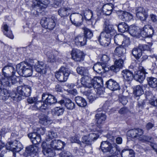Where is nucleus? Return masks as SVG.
Instances as JSON below:
<instances>
[{
	"label": "nucleus",
	"instance_id": "obj_29",
	"mask_svg": "<svg viewBox=\"0 0 157 157\" xmlns=\"http://www.w3.org/2000/svg\"><path fill=\"white\" fill-rule=\"evenodd\" d=\"M32 66L30 64L25 62H21L18 64L16 66V69L17 71L19 70H24L28 69H32Z\"/></svg>",
	"mask_w": 157,
	"mask_h": 157
},
{
	"label": "nucleus",
	"instance_id": "obj_18",
	"mask_svg": "<svg viewBox=\"0 0 157 157\" xmlns=\"http://www.w3.org/2000/svg\"><path fill=\"white\" fill-rule=\"evenodd\" d=\"M47 144L46 142L42 143V147L43 148L42 152L44 155L47 157H52L55 155V153L51 148L47 147Z\"/></svg>",
	"mask_w": 157,
	"mask_h": 157
},
{
	"label": "nucleus",
	"instance_id": "obj_16",
	"mask_svg": "<svg viewBox=\"0 0 157 157\" xmlns=\"http://www.w3.org/2000/svg\"><path fill=\"white\" fill-rule=\"evenodd\" d=\"M65 143L59 140H54L51 141L50 144V147L56 150H60L65 145Z\"/></svg>",
	"mask_w": 157,
	"mask_h": 157
},
{
	"label": "nucleus",
	"instance_id": "obj_22",
	"mask_svg": "<svg viewBox=\"0 0 157 157\" xmlns=\"http://www.w3.org/2000/svg\"><path fill=\"white\" fill-rule=\"evenodd\" d=\"M118 12L120 13L119 15V17L124 21H129L132 19V15L128 12L122 11Z\"/></svg>",
	"mask_w": 157,
	"mask_h": 157
},
{
	"label": "nucleus",
	"instance_id": "obj_20",
	"mask_svg": "<svg viewBox=\"0 0 157 157\" xmlns=\"http://www.w3.org/2000/svg\"><path fill=\"white\" fill-rule=\"evenodd\" d=\"M46 65L42 61H37L34 65V68L36 71L41 74H45L46 72Z\"/></svg>",
	"mask_w": 157,
	"mask_h": 157
},
{
	"label": "nucleus",
	"instance_id": "obj_63",
	"mask_svg": "<svg viewBox=\"0 0 157 157\" xmlns=\"http://www.w3.org/2000/svg\"><path fill=\"white\" fill-rule=\"evenodd\" d=\"M36 131L37 132L38 134H41V135H43L44 134L45 131V128L44 127L43 128H36Z\"/></svg>",
	"mask_w": 157,
	"mask_h": 157
},
{
	"label": "nucleus",
	"instance_id": "obj_17",
	"mask_svg": "<svg viewBox=\"0 0 157 157\" xmlns=\"http://www.w3.org/2000/svg\"><path fill=\"white\" fill-rule=\"evenodd\" d=\"M76 70L78 74L83 76L81 79V83L82 80V78H85V81L87 80V79H89L88 70L87 67H78L77 68Z\"/></svg>",
	"mask_w": 157,
	"mask_h": 157
},
{
	"label": "nucleus",
	"instance_id": "obj_11",
	"mask_svg": "<svg viewBox=\"0 0 157 157\" xmlns=\"http://www.w3.org/2000/svg\"><path fill=\"white\" fill-rule=\"evenodd\" d=\"M31 90V87L27 85L19 86L17 88V93L20 95L25 97H28L30 95Z\"/></svg>",
	"mask_w": 157,
	"mask_h": 157
},
{
	"label": "nucleus",
	"instance_id": "obj_30",
	"mask_svg": "<svg viewBox=\"0 0 157 157\" xmlns=\"http://www.w3.org/2000/svg\"><path fill=\"white\" fill-rule=\"evenodd\" d=\"M126 52V49L121 45L116 48L114 50V53L115 55L118 56V57L122 56Z\"/></svg>",
	"mask_w": 157,
	"mask_h": 157
},
{
	"label": "nucleus",
	"instance_id": "obj_47",
	"mask_svg": "<svg viewBox=\"0 0 157 157\" xmlns=\"http://www.w3.org/2000/svg\"><path fill=\"white\" fill-rule=\"evenodd\" d=\"M46 55L48 58V61L50 62H54L56 60V56L51 51H48L46 53Z\"/></svg>",
	"mask_w": 157,
	"mask_h": 157
},
{
	"label": "nucleus",
	"instance_id": "obj_55",
	"mask_svg": "<svg viewBox=\"0 0 157 157\" xmlns=\"http://www.w3.org/2000/svg\"><path fill=\"white\" fill-rule=\"evenodd\" d=\"M63 111L64 109L63 108L56 107L54 109V113L57 116L62 115L63 113Z\"/></svg>",
	"mask_w": 157,
	"mask_h": 157
},
{
	"label": "nucleus",
	"instance_id": "obj_21",
	"mask_svg": "<svg viewBox=\"0 0 157 157\" xmlns=\"http://www.w3.org/2000/svg\"><path fill=\"white\" fill-rule=\"evenodd\" d=\"M38 150L37 146L34 145H31L26 147L25 153H27V156L34 157Z\"/></svg>",
	"mask_w": 157,
	"mask_h": 157
},
{
	"label": "nucleus",
	"instance_id": "obj_13",
	"mask_svg": "<svg viewBox=\"0 0 157 157\" xmlns=\"http://www.w3.org/2000/svg\"><path fill=\"white\" fill-rule=\"evenodd\" d=\"M15 69L13 67L12 64H8L2 69V75L4 76H10V75L12 73L11 76H15Z\"/></svg>",
	"mask_w": 157,
	"mask_h": 157
},
{
	"label": "nucleus",
	"instance_id": "obj_15",
	"mask_svg": "<svg viewBox=\"0 0 157 157\" xmlns=\"http://www.w3.org/2000/svg\"><path fill=\"white\" fill-rule=\"evenodd\" d=\"M33 2L34 6L33 9L35 10L36 9V12L46 8L48 6L47 4L44 3V2H43L42 0H33Z\"/></svg>",
	"mask_w": 157,
	"mask_h": 157
},
{
	"label": "nucleus",
	"instance_id": "obj_39",
	"mask_svg": "<svg viewBox=\"0 0 157 157\" xmlns=\"http://www.w3.org/2000/svg\"><path fill=\"white\" fill-rule=\"evenodd\" d=\"M10 95L8 90L5 89H0V99L5 101L8 98Z\"/></svg>",
	"mask_w": 157,
	"mask_h": 157
},
{
	"label": "nucleus",
	"instance_id": "obj_10",
	"mask_svg": "<svg viewBox=\"0 0 157 157\" xmlns=\"http://www.w3.org/2000/svg\"><path fill=\"white\" fill-rule=\"evenodd\" d=\"M42 99L43 101H44L45 103L47 104L48 105H51L57 101L56 99L54 96L47 92L43 94Z\"/></svg>",
	"mask_w": 157,
	"mask_h": 157
},
{
	"label": "nucleus",
	"instance_id": "obj_50",
	"mask_svg": "<svg viewBox=\"0 0 157 157\" xmlns=\"http://www.w3.org/2000/svg\"><path fill=\"white\" fill-rule=\"evenodd\" d=\"M111 145V143L109 141L107 140L106 141H103L101 143L100 147L102 151L103 150L106 151L105 148H107V147Z\"/></svg>",
	"mask_w": 157,
	"mask_h": 157
},
{
	"label": "nucleus",
	"instance_id": "obj_62",
	"mask_svg": "<svg viewBox=\"0 0 157 157\" xmlns=\"http://www.w3.org/2000/svg\"><path fill=\"white\" fill-rule=\"evenodd\" d=\"M136 16H137L138 14H140L146 11L145 9L142 7H139L136 9Z\"/></svg>",
	"mask_w": 157,
	"mask_h": 157
},
{
	"label": "nucleus",
	"instance_id": "obj_6",
	"mask_svg": "<svg viewBox=\"0 0 157 157\" xmlns=\"http://www.w3.org/2000/svg\"><path fill=\"white\" fill-rule=\"evenodd\" d=\"M5 148L13 152H18L23 149V147L19 141L15 140L13 142L7 143L6 144Z\"/></svg>",
	"mask_w": 157,
	"mask_h": 157
},
{
	"label": "nucleus",
	"instance_id": "obj_38",
	"mask_svg": "<svg viewBox=\"0 0 157 157\" xmlns=\"http://www.w3.org/2000/svg\"><path fill=\"white\" fill-rule=\"evenodd\" d=\"M147 80L149 86L153 88L157 87V79L156 78L151 77L147 78Z\"/></svg>",
	"mask_w": 157,
	"mask_h": 157
},
{
	"label": "nucleus",
	"instance_id": "obj_5",
	"mask_svg": "<svg viewBox=\"0 0 157 157\" xmlns=\"http://www.w3.org/2000/svg\"><path fill=\"white\" fill-rule=\"evenodd\" d=\"M2 75L0 78L1 85L5 86H10L11 84H13L17 82V78L16 76H4Z\"/></svg>",
	"mask_w": 157,
	"mask_h": 157
},
{
	"label": "nucleus",
	"instance_id": "obj_23",
	"mask_svg": "<svg viewBox=\"0 0 157 157\" xmlns=\"http://www.w3.org/2000/svg\"><path fill=\"white\" fill-rule=\"evenodd\" d=\"M97 125L100 128V126L104 123L106 119V117L105 114L99 113L96 114L95 116Z\"/></svg>",
	"mask_w": 157,
	"mask_h": 157
},
{
	"label": "nucleus",
	"instance_id": "obj_25",
	"mask_svg": "<svg viewBox=\"0 0 157 157\" xmlns=\"http://www.w3.org/2000/svg\"><path fill=\"white\" fill-rule=\"evenodd\" d=\"M75 41L76 45L82 46L85 45L86 39L84 35H78L75 38Z\"/></svg>",
	"mask_w": 157,
	"mask_h": 157
},
{
	"label": "nucleus",
	"instance_id": "obj_31",
	"mask_svg": "<svg viewBox=\"0 0 157 157\" xmlns=\"http://www.w3.org/2000/svg\"><path fill=\"white\" fill-rule=\"evenodd\" d=\"M75 100L78 105L79 107H84L87 105L86 101L84 98L81 97H76Z\"/></svg>",
	"mask_w": 157,
	"mask_h": 157
},
{
	"label": "nucleus",
	"instance_id": "obj_4",
	"mask_svg": "<svg viewBox=\"0 0 157 157\" xmlns=\"http://www.w3.org/2000/svg\"><path fill=\"white\" fill-rule=\"evenodd\" d=\"M70 73L68 69L65 67H62L58 72L55 73V76L59 81L65 82L67 79Z\"/></svg>",
	"mask_w": 157,
	"mask_h": 157
},
{
	"label": "nucleus",
	"instance_id": "obj_37",
	"mask_svg": "<svg viewBox=\"0 0 157 157\" xmlns=\"http://www.w3.org/2000/svg\"><path fill=\"white\" fill-rule=\"evenodd\" d=\"M128 31L129 34L132 36H137L139 35V32L137 28L133 26H130L129 27Z\"/></svg>",
	"mask_w": 157,
	"mask_h": 157
},
{
	"label": "nucleus",
	"instance_id": "obj_49",
	"mask_svg": "<svg viewBox=\"0 0 157 157\" xmlns=\"http://www.w3.org/2000/svg\"><path fill=\"white\" fill-rule=\"evenodd\" d=\"M136 17L141 21H145L148 17L147 12L146 11L141 13L138 14Z\"/></svg>",
	"mask_w": 157,
	"mask_h": 157
},
{
	"label": "nucleus",
	"instance_id": "obj_35",
	"mask_svg": "<svg viewBox=\"0 0 157 157\" xmlns=\"http://www.w3.org/2000/svg\"><path fill=\"white\" fill-rule=\"evenodd\" d=\"M3 29L4 30V33L5 35L9 38L13 39V36L12 34L11 31L9 30L8 26L5 24H3L2 26Z\"/></svg>",
	"mask_w": 157,
	"mask_h": 157
},
{
	"label": "nucleus",
	"instance_id": "obj_28",
	"mask_svg": "<svg viewBox=\"0 0 157 157\" xmlns=\"http://www.w3.org/2000/svg\"><path fill=\"white\" fill-rule=\"evenodd\" d=\"M72 16L71 15L70 17V19L72 23L76 26H79L82 23L83 17L82 16L79 15L75 16V18L73 20L71 17Z\"/></svg>",
	"mask_w": 157,
	"mask_h": 157
},
{
	"label": "nucleus",
	"instance_id": "obj_44",
	"mask_svg": "<svg viewBox=\"0 0 157 157\" xmlns=\"http://www.w3.org/2000/svg\"><path fill=\"white\" fill-rule=\"evenodd\" d=\"M8 92L10 94L8 96V98L10 97L13 100L16 101H20L21 99V97L19 94L16 93L15 92H13L11 94H10L9 91Z\"/></svg>",
	"mask_w": 157,
	"mask_h": 157
},
{
	"label": "nucleus",
	"instance_id": "obj_32",
	"mask_svg": "<svg viewBox=\"0 0 157 157\" xmlns=\"http://www.w3.org/2000/svg\"><path fill=\"white\" fill-rule=\"evenodd\" d=\"M105 65L101 64V63H98L95 64L93 67V69L96 72L101 74L102 72H104L105 70Z\"/></svg>",
	"mask_w": 157,
	"mask_h": 157
},
{
	"label": "nucleus",
	"instance_id": "obj_33",
	"mask_svg": "<svg viewBox=\"0 0 157 157\" xmlns=\"http://www.w3.org/2000/svg\"><path fill=\"white\" fill-rule=\"evenodd\" d=\"M121 157H134L133 151L131 149H124L121 153Z\"/></svg>",
	"mask_w": 157,
	"mask_h": 157
},
{
	"label": "nucleus",
	"instance_id": "obj_26",
	"mask_svg": "<svg viewBox=\"0 0 157 157\" xmlns=\"http://www.w3.org/2000/svg\"><path fill=\"white\" fill-rule=\"evenodd\" d=\"M124 79L128 81L132 80L134 78L133 72L128 69L123 70L122 72Z\"/></svg>",
	"mask_w": 157,
	"mask_h": 157
},
{
	"label": "nucleus",
	"instance_id": "obj_7",
	"mask_svg": "<svg viewBox=\"0 0 157 157\" xmlns=\"http://www.w3.org/2000/svg\"><path fill=\"white\" fill-rule=\"evenodd\" d=\"M43 27L50 30L53 29L55 26L56 23L52 17H43L40 21Z\"/></svg>",
	"mask_w": 157,
	"mask_h": 157
},
{
	"label": "nucleus",
	"instance_id": "obj_45",
	"mask_svg": "<svg viewBox=\"0 0 157 157\" xmlns=\"http://www.w3.org/2000/svg\"><path fill=\"white\" fill-rule=\"evenodd\" d=\"M114 36L115 43L117 45H120L121 43H122L123 39L124 38V36L121 34H118L115 35Z\"/></svg>",
	"mask_w": 157,
	"mask_h": 157
},
{
	"label": "nucleus",
	"instance_id": "obj_40",
	"mask_svg": "<svg viewBox=\"0 0 157 157\" xmlns=\"http://www.w3.org/2000/svg\"><path fill=\"white\" fill-rule=\"evenodd\" d=\"M142 87L140 86H135L133 88V94L136 97L140 96L143 94Z\"/></svg>",
	"mask_w": 157,
	"mask_h": 157
},
{
	"label": "nucleus",
	"instance_id": "obj_53",
	"mask_svg": "<svg viewBox=\"0 0 157 157\" xmlns=\"http://www.w3.org/2000/svg\"><path fill=\"white\" fill-rule=\"evenodd\" d=\"M121 45L122 46L127 47L130 44V41L129 38L127 36H124Z\"/></svg>",
	"mask_w": 157,
	"mask_h": 157
},
{
	"label": "nucleus",
	"instance_id": "obj_56",
	"mask_svg": "<svg viewBox=\"0 0 157 157\" xmlns=\"http://www.w3.org/2000/svg\"><path fill=\"white\" fill-rule=\"evenodd\" d=\"M57 135L56 132L52 131H48L47 135V141L49 140L48 139H51L53 138H56L57 137Z\"/></svg>",
	"mask_w": 157,
	"mask_h": 157
},
{
	"label": "nucleus",
	"instance_id": "obj_34",
	"mask_svg": "<svg viewBox=\"0 0 157 157\" xmlns=\"http://www.w3.org/2000/svg\"><path fill=\"white\" fill-rule=\"evenodd\" d=\"M32 68L25 69L24 70H19L17 71L18 74L24 77H28L31 76L32 74Z\"/></svg>",
	"mask_w": 157,
	"mask_h": 157
},
{
	"label": "nucleus",
	"instance_id": "obj_54",
	"mask_svg": "<svg viewBox=\"0 0 157 157\" xmlns=\"http://www.w3.org/2000/svg\"><path fill=\"white\" fill-rule=\"evenodd\" d=\"M70 140L71 143H76L80 145L81 147H82V144L81 142L79 140V138L77 135H75L74 136H72L70 138Z\"/></svg>",
	"mask_w": 157,
	"mask_h": 157
},
{
	"label": "nucleus",
	"instance_id": "obj_59",
	"mask_svg": "<svg viewBox=\"0 0 157 157\" xmlns=\"http://www.w3.org/2000/svg\"><path fill=\"white\" fill-rule=\"evenodd\" d=\"M41 141L40 135L39 134L37 135V136L34 139H32V143L35 145L39 144Z\"/></svg>",
	"mask_w": 157,
	"mask_h": 157
},
{
	"label": "nucleus",
	"instance_id": "obj_46",
	"mask_svg": "<svg viewBox=\"0 0 157 157\" xmlns=\"http://www.w3.org/2000/svg\"><path fill=\"white\" fill-rule=\"evenodd\" d=\"M82 93L87 96L90 102H91L95 99L94 94L92 93L91 90L86 91Z\"/></svg>",
	"mask_w": 157,
	"mask_h": 157
},
{
	"label": "nucleus",
	"instance_id": "obj_12",
	"mask_svg": "<svg viewBox=\"0 0 157 157\" xmlns=\"http://www.w3.org/2000/svg\"><path fill=\"white\" fill-rule=\"evenodd\" d=\"M105 149L106 151L103 150V152H109L114 155H118L120 153V148L116 143H111V145L107 147Z\"/></svg>",
	"mask_w": 157,
	"mask_h": 157
},
{
	"label": "nucleus",
	"instance_id": "obj_27",
	"mask_svg": "<svg viewBox=\"0 0 157 157\" xmlns=\"http://www.w3.org/2000/svg\"><path fill=\"white\" fill-rule=\"evenodd\" d=\"M71 12V10L69 7H61L58 10V14L61 17L68 16Z\"/></svg>",
	"mask_w": 157,
	"mask_h": 157
},
{
	"label": "nucleus",
	"instance_id": "obj_51",
	"mask_svg": "<svg viewBox=\"0 0 157 157\" xmlns=\"http://www.w3.org/2000/svg\"><path fill=\"white\" fill-rule=\"evenodd\" d=\"M151 28V26L150 25H147L144 26L143 27V29L141 31L140 35L143 37H147V32L146 28Z\"/></svg>",
	"mask_w": 157,
	"mask_h": 157
},
{
	"label": "nucleus",
	"instance_id": "obj_42",
	"mask_svg": "<svg viewBox=\"0 0 157 157\" xmlns=\"http://www.w3.org/2000/svg\"><path fill=\"white\" fill-rule=\"evenodd\" d=\"M65 105L67 109L69 110H72L75 108L74 103L69 99H66Z\"/></svg>",
	"mask_w": 157,
	"mask_h": 157
},
{
	"label": "nucleus",
	"instance_id": "obj_14",
	"mask_svg": "<svg viewBox=\"0 0 157 157\" xmlns=\"http://www.w3.org/2000/svg\"><path fill=\"white\" fill-rule=\"evenodd\" d=\"M140 70H139L135 72L134 76V79L140 83L142 82L145 78V75L147 74L145 69L143 67L140 68Z\"/></svg>",
	"mask_w": 157,
	"mask_h": 157
},
{
	"label": "nucleus",
	"instance_id": "obj_60",
	"mask_svg": "<svg viewBox=\"0 0 157 157\" xmlns=\"http://www.w3.org/2000/svg\"><path fill=\"white\" fill-rule=\"evenodd\" d=\"M138 48L142 52V51L147 50L149 49V46L146 44H139Z\"/></svg>",
	"mask_w": 157,
	"mask_h": 157
},
{
	"label": "nucleus",
	"instance_id": "obj_1",
	"mask_svg": "<svg viewBox=\"0 0 157 157\" xmlns=\"http://www.w3.org/2000/svg\"><path fill=\"white\" fill-rule=\"evenodd\" d=\"M103 28L98 40L101 45L107 47L110 44L112 38L116 35V32L113 25L106 22L104 23Z\"/></svg>",
	"mask_w": 157,
	"mask_h": 157
},
{
	"label": "nucleus",
	"instance_id": "obj_8",
	"mask_svg": "<svg viewBox=\"0 0 157 157\" xmlns=\"http://www.w3.org/2000/svg\"><path fill=\"white\" fill-rule=\"evenodd\" d=\"M71 58L75 61L80 62L84 60L83 53L77 49H73L71 52Z\"/></svg>",
	"mask_w": 157,
	"mask_h": 157
},
{
	"label": "nucleus",
	"instance_id": "obj_3",
	"mask_svg": "<svg viewBox=\"0 0 157 157\" xmlns=\"http://www.w3.org/2000/svg\"><path fill=\"white\" fill-rule=\"evenodd\" d=\"M103 82L102 79L100 77H94L92 79L89 77V79H87L86 81L84 78L82 80V85L83 86L88 88H98L101 86L103 84Z\"/></svg>",
	"mask_w": 157,
	"mask_h": 157
},
{
	"label": "nucleus",
	"instance_id": "obj_61",
	"mask_svg": "<svg viewBox=\"0 0 157 157\" xmlns=\"http://www.w3.org/2000/svg\"><path fill=\"white\" fill-rule=\"evenodd\" d=\"M138 102L137 105V107L138 108H141L142 109L143 108L144 105L145 104V102L143 100L140 99V98H138Z\"/></svg>",
	"mask_w": 157,
	"mask_h": 157
},
{
	"label": "nucleus",
	"instance_id": "obj_2",
	"mask_svg": "<svg viewBox=\"0 0 157 157\" xmlns=\"http://www.w3.org/2000/svg\"><path fill=\"white\" fill-rule=\"evenodd\" d=\"M144 132L142 129L137 128L129 130L127 134L129 136L136 138L142 142H149L151 140V137L145 135L142 136Z\"/></svg>",
	"mask_w": 157,
	"mask_h": 157
},
{
	"label": "nucleus",
	"instance_id": "obj_58",
	"mask_svg": "<svg viewBox=\"0 0 157 157\" xmlns=\"http://www.w3.org/2000/svg\"><path fill=\"white\" fill-rule=\"evenodd\" d=\"M41 105L42 103L41 102L37 101L33 105V110L39 109L40 110Z\"/></svg>",
	"mask_w": 157,
	"mask_h": 157
},
{
	"label": "nucleus",
	"instance_id": "obj_24",
	"mask_svg": "<svg viewBox=\"0 0 157 157\" xmlns=\"http://www.w3.org/2000/svg\"><path fill=\"white\" fill-rule=\"evenodd\" d=\"M113 5L110 3H108L103 5L102 8V12L106 15H110L112 12Z\"/></svg>",
	"mask_w": 157,
	"mask_h": 157
},
{
	"label": "nucleus",
	"instance_id": "obj_19",
	"mask_svg": "<svg viewBox=\"0 0 157 157\" xmlns=\"http://www.w3.org/2000/svg\"><path fill=\"white\" fill-rule=\"evenodd\" d=\"M107 88L110 90L114 91L120 89L119 84L114 80L110 79L106 83Z\"/></svg>",
	"mask_w": 157,
	"mask_h": 157
},
{
	"label": "nucleus",
	"instance_id": "obj_36",
	"mask_svg": "<svg viewBox=\"0 0 157 157\" xmlns=\"http://www.w3.org/2000/svg\"><path fill=\"white\" fill-rule=\"evenodd\" d=\"M129 27L124 22H121L117 25L118 31L121 33H124L128 31Z\"/></svg>",
	"mask_w": 157,
	"mask_h": 157
},
{
	"label": "nucleus",
	"instance_id": "obj_43",
	"mask_svg": "<svg viewBox=\"0 0 157 157\" xmlns=\"http://www.w3.org/2000/svg\"><path fill=\"white\" fill-rule=\"evenodd\" d=\"M132 53L137 59H139L142 55V52L138 47L134 48L132 51Z\"/></svg>",
	"mask_w": 157,
	"mask_h": 157
},
{
	"label": "nucleus",
	"instance_id": "obj_64",
	"mask_svg": "<svg viewBox=\"0 0 157 157\" xmlns=\"http://www.w3.org/2000/svg\"><path fill=\"white\" fill-rule=\"evenodd\" d=\"M27 101L29 104H32L34 103V104L36 102L37 100V98L36 97H29L28 98Z\"/></svg>",
	"mask_w": 157,
	"mask_h": 157
},
{
	"label": "nucleus",
	"instance_id": "obj_9",
	"mask_svg": "<svg viewBox=\"0 0 157 157\" xmlns=\"http://www.w3.org/2000/svg\"><path fill=\"white\" fill-rule=\"evenodd\" d=\"M114 59L115 60L114 61V65L110 67L109 70L115 73H117L123 67L124 60L121 58L117 59L115 57V56Z\"/></svg>",
	"mask_w": 157,
	"mask_h": 157
},
{
	"label": "nucleus",
	"instance_id": "obj_57",
	"mask_svg": "<svg viewBox=\"0 0 157 157\" xmlns=\"http://www.w3.org/2000/svg\"><path fill=\"white\" fill-rule=\"evenodd\" d=\"M59 157H72L71 154L69 151H64L59 153Z\"/></svg>",
	"mask_w": 157,
	"mask_h": 157
},
{
	"label": "nucleus",
	"instance_id": "obj_52",
	"mask_svg": "<svg viewBox=\"0 0 157 157\" xmlns=\"http://www.w3.org/2000/svg\"><path fill=\"white\" fill-rule=\"evenodd\" d=\"M91 140L88 136H84L82 138V143L87 144L90 145L91 144Z\"/></svg>",
	"mask_w": 157,
	"mask_h": 157
},
{
	"label": "nucleus",
	"instance_id": "obj_41",
	"mask_svg": "<svg viewBox=\"0 0 157 157\" xmlns=\"http://www.w3.org/2000/svg\"><path fill=\"white\" fill-rule=\"evenodd\" d=\"M39 122L41 124L46 125L51 123V121L47 116L43 115L40 118Z\"/></svg>",
	"mask_w": 157,
	"mask_h": 157
},
{
	"label": "nucleus",
	"instance_id": "obj_48",
	"mask_svg": "<svg viewBox=\"0 0 157 157\" xmlns=\"http://www.w3.org/2000/svg\"><path fill=\"white\" fill-rule=\"evenodd\" d=\"M84 30V35L86 39V38L90 39L93 36V33L89 29L87 28H84L83 29Z\"/></svg>",
	"mask_w": 157,
	"mask_h": 157
}]
</instances>
